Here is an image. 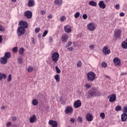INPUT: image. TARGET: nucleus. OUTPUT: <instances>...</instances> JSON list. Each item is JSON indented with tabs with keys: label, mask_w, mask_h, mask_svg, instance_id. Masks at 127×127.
<instances>
[{
	"label": "nucleus",
	"mask_w": 127,
	"mask_h": 127,
	"mask_svg": "<svg viewBox=\"0 0 127 127\" xmlns=\"http://www.w3.org/2000/svg\"><path fill=\"white\" fill-rule=\"evenodd\" d=\"M115 8L116 9H120V4H116V5H115Z\"/></svg>",
	"instance_id": "obj_48"
},
{
	"label": "nucleus",
	"mask_w": 127,
	"mask_h": 127,
	"mask_svg": "<svg viewBox=\"0 0 127 127\" xmlns=\"http://www.w3.org/2000/svg\"><path fill=\"white\" fill-rule=\"evenodd\" d=\"M127 114L126 113H123L121 115V121L127 122Z\"/></svg>",
	"instance_id": "obj_20"
},
{
	"label": "nucleus",
	"mask_w": 127,
	"mask_h": 127,
	"mask_svg": "<svg viewBox=\"0 0 127 127\" xmlns=\"http://www.w3.org/2000/svg\"><path fill=\"white\" fill-rule=\"evenodd\" d=\"M0 31H4V28L1 25H0Z\"/></svg>",
	"instance_id": "obj_45"
},
{
	"label": "nucleus",
	"mask_w": 127,
	"mask_h": 127,
	"mask_svg": "<svg viewBox=\"0 0 127 127\" xmlns=\"http://www.w3.org/2000/svg\"><path fill=\"white\" fill-rule=\"evenodd\" d=\"M115 111L116 112H120L121 111H122V107L121 106H117L116 108H115Z\"/></svg>",
	"instance_id": "obj_28"
},
{
	"label": "nucleus",
	"mask_w": 127,
	"mask_h": 127,
	"mask_svg": "<svg viewBox=\"0 0 127 127\" xmlns=\"http://www.w3.org/2000/svg\"><path fill=\"white\" fill-rule=\"evenodd\" d=\"M17 47H15L12 49L13 52H17Z\"/></svg>",
	"instance_id": "obj_47"
},
{
	"label": "nucleus",
	"mask_w": 127,
	"mask_h": 127,
	"mask_svg": "<svg viewBox=\"0 0 127 127\" xmlns=\"http://www.w3.org/2000/svg\"><path fill=\"white\" fill-rule=\"evenodd\" d=\"M36 115H33L32 116L30 117L29 119V122L30 123H31V124H34V123H35V122H36Z\"/></svg>",
	"instance_id": "obj_16"
},
{
	"label": "nucleus",
	"mask_w": 127,
	"mask_h": 127,
	"mask_svg": "<svg viewBox=\"0 0 127 127\" xmlns=\"http://www.w3.org/2000/svg\"><path fill=\"white\" fill-rule=\"evenodd\" d=\"M2 78L4 79H6V75L4 73L2 74Z\"/></svg>",
	"instance_id": "obj_50"
},
{
	"label": "nucleus",
	"mask_w": 127,
	"mask_h": 127,
	"mask_svg": "<svg viewBox=\"0 0 127 127\" xmlns=\"http://www.w3.org/2000/svg\"><path fill=\"white\" fill-rule=\"evenodd\" d=\"M12 119L13 122H15V121H16V117H13L12 118Z\"/></svg>",
	"instance_id": "obj_57"
},
{
	"label": "nucleus",
	"mask_w": 127,
	"mask_h": 127,
	"mask_svg": "<svg viewBox=\"0 0 127 127\" xmlns=\"http://www.w3.org/2000/svg\"><path fill=\"white\" fill-rule=\"evenodd\" d=\"M89 5H91V6H97V2H96L95 1H90L89 2Z\"/></svg>",
	"instance_id": "obj_26"
},
{
	"label": "nucleus",
	"mask_w": 127,
	"mask_h": 127,
	"mask_svg": "<svg viewBox=\"0 0 127 127\" xmlns=\"http://www.w3.org/2000/svg\"><path fill=\"white\" fill-rule=\"evenodd\" d=\"M82 18H83V19H87V18H88V15H87V14H84L82 15Z\"/></svg>",
	"instance_id": "obj_43"
},
{
	"label": "nucleus",
	"mask_w": 127,
	"mask_h": 127,
	"mask_svg": "<svg viewBox=\"0 0 127 127\" xmlns=\"http://www.w3.org/2000/svg\"><path fill=\"white\" fill-rule=\"evenodd\" d=\"M55 68H56V72L57 73V74H60V73H61V70H60V68L58 67V66H56Z\"/></svg>",
	"instance_id": "obj_31"
},
{
	"label": "nucleus",
	"mask_w": 127,
	"mask_h": 127,
	"mask_svg": "<svg viewBox=\"0 0 127 127\" xmlns=\"http://www.w3.org/2000/svg\"><path fill=\"white\" fill-rule=\"evenodd\" d=\"M64 30L66 33H71L72 32V27L69 25H67L64 27Z\"/></svg>",
	"instance_id": "obj_14"
},
{
	"label": "nucleus",
	"mask_w": 127,
	"mask_h": 127,
	"mask_svg": "<svg viewBox=\"0 0 127 127\" xmlns=\"http://www.w3.org/2000/svg\"><path fill=\"white\" fill-rule=\"evenodd\" d=\"M65 114H71L73 113V108L71 107L67 106L65 110Z\"/></svg>",
	"instance_id": "obj_18"
},
{
	"label": "nucleus",
	"mask_w": 127,
	"mask_h": 127,
	"mask_svg": "<svg viewBox=\"0 0 127 127\" xmlns=\"http://www.w3.org/2000/svg\"><path fill=\"white\" fill-rule=\"evenodd\" d=\"M24 15L26 16L28 19H30L31 18H32V12L29 10H27L25 12Z\"/></svg>",
	"instance_id": "obj_10"
},
{
	"label": "nucleus",
	"mask_w": 127,
	"mask_h": 127,
	"mask_svg": "<svg viewBox=\"0 0 127 127\" xmlns=\"http://www.w3.org/2000/svg\"><path fill=\"white\" fill-rule=\"evenodd\" d=\"M50 41H52V37H50L49 38Z\"/></svg>",
	"instance_id": "obj_64"
},
{
	"label": "nucleus",
	"mask_w": 127,
	"mask_h": 127,
	"mask_svg": "<svg viewBox=\"0 0 127 127\" xmlns=\"http://www.w3.org/2000/svg\"><path fill=\"white\" fill-rule=\"evenodd\" d=\"M60 20L62 22H63V21H64V20H66V17L65 16H62L60 18Z\"/></svg>",
	"instance_id": "obj_36"
},
{
	"label": "nucleus",
	"mask_w": 127,
	"mask_h": 127,
	"mask_svg": "<svg viewBox=\"0 0 127 127\" xmlns=\"http://www.w3.org/2000/svg\"><path fill=\"white\" fill-rule=\"evenodd\" d=\"M87 27L90 31H94L96 29V25L95 23L91 22L87 25Z\"/></svg>",
	"instance_id": "obj_5"
},
{
	"label": "nucleus",
	"mask_w": 127,
	"mask_h": 127,
	"mask_svg": "<svg viewBox=\"0 0 127 127\" xmlns=\"http://www.w3.org/2000/svg\"><path fill=\"white\" fill-rule=\"evenodd\" d=\"M55 3H56V4H61V3H62V0H55Z\"/></svg>",
	"instance_id": "obj_34"
},
{
	"label": "nucleus",
	"mask_w": 127,
	"mask_h": 127,
	"mask_svg": "<svg viewBox=\"0 0 127 127\" xmlns=\"http://www.w3.org/2000/svg\"><path fill=\"white\" fill-rule=\"evenodd\" d=\"M7 82H10L11 81V74H9L7 78Z\"/></svg>",
	"instance_id": "obj_42"
},
{
	"label": "nucleus",
	"mask_w": 127,
	"mask_h": 127,
	"mask_svg": "<svg viewBox=\"0 0 127 127\" xmlns=\"http://www.w3.org/2000/svg\"><path fill=\"white\" fill-rule=\"evenodd\" d=\"M121 36H122V30L116 29L114 32V37L120 38Z\"/></svg>",
	"instance_id": "obj_7"
},
{
	"label": "nucleus",
	"mask_w": 127,
	"mask_h": 127,
	"mask_svg": "<svg viewBox=\"0 0 127 127\" xmlns=\"http://www.w3.org/2000/svg\"><path fill=\"white\" fill-rule=\"evenodd\" d=\"M125 15V13H124V12H121L120 13V16H124Z\"/></svg>",
	"instance_id": "obj_58"
},
{
	"label": "nucleus",
	"mask_w": 127,
	"mask_h": 127,
	"mask_svg": "<svg viewBox=\"0 0 127 127\" xmlns=\"http://www.w3.org/2000/svg\"><path fill=\"white\" fill-rule=\"evenodd\" d=\"M36 33H38L40 31V28H36L35 30Z\"/></svg>",
	"instance_id": "obj_44"
},
{
	"label": "nucleus",
	"mask_w": 127,
	"mask_h": 127,
	"mask_svg": "<svg viewBox=\"0 0 127 127\" xmlns=\"http://www.w3.org/2000/svg\"><path fill=\"white\" fill-rule=\"evenodd\" d=\"M41 13L42 15L45 14V13H46V11H45V10H41Z\"/></svg>",
	"instance_id": "obj_51"
},
{
	"label": "nucleus",
	"mask_w": 127,
	"mask_h": 127,
	"mask_svg": "<svg viewBox=\"0 0 127 127\" xmlns=\"http://www.w3.org/2000/svg\"><path fill=\"white\" fill-rule=\"evenodd\" d=\"M113 62L115 65V66H121V60L119 59V58L116 57L113 60Z\"/></svg>",
	"instance_id": "obj_12"
},
{
	"label": "nucleus",
	"mask_w": 127,
	"mask_h": 127,
	"mask_svg": "<svg viewBox=\"0 0 127 127\" xmlns=\"http://www.w3.org/2000/svg\"><path fill=\"white\" fill-rule=\"evenodd\" d=\"M85 87L86 89H90V88H91V87H92V85H91L89 83H86L85 84Z\"/></svg>",
	"instance_id": "obj_35"
},
{
	"label": "nucleus",
	"mask_w": 127,
	"mask_h": 127,
	"mask_svg": "<svg viewBox=\"0 0 127 127\" xmlns=\"http://www.w3.org/2000/svg\"><path fill=\"white\" fill-rule=\"evenodd\" d=\"M32 43H33L34 44H35V40L34 38H32Z\"/></svg>",
	"instance_id": "obj_60"
},
{
	"label": "nucleus",
	"mask_w": 127,
	"mask_h": 127,
	"mask_svg": "<svg viewBox=\"0 0 127 127\" xmlns=\"http://www.w3.org/2000/svg\"><path fill=\"white\" fill-rule=\"evenodd\" d=\"M52 60L55 63H57L58 60H59V57H60V55L59 53L58 52H54L52 54L51 56Z\"/></svg>",
	"instance_id": "obj_2"
},
{
	"label": "nucleus",
	"mask_w": 127,
	"mask_h": 127,
	"mask_svg": "<svg viewBox=\"0 0 127 127\" xmlns=\"http://www.w3.org/2000/svg\"><path fill=\"white\" fill-rule=\"evenodd\" d=\"M33 106H37L38 105V100L37 99H34L32 101Z\"/></svg>",
	"instance_id": "obj_27"
},
{
	"label": "nucleus",
	"mask_w": 127,
	"mask_h": 127,
	"mask_svg": "<svg viewBox=\"0 0 127 127\" xmlns=\"http://www.w3.org/2000/svg\"><path fill=\"white\" fill-rule=\"evenodd\" d=\"M102 52L104 55H108V54H110L111 50L108 48V47L105 46L102 49Z\"/></svg>",
	"instance_id": "obj_8"
},
{
	"label": "nucleus",
	"mask_w": 127,
	"mask_h": 127,
	"mask_svg": "<svg viewBox=\"0 0 127 127\" xmlns=\"http://www.w3.org/2000/svg\"><path fill=\"white\" fill-rule=\"evenodd\" d=\"M49 125L51 126L52 127H58V123L57 121H54V120H50L49 121Z\"/></svg>",
	"instance_id": "obj_13"
},
{
	"label": "nucleus",
	"mask_w": 127,
	"mask_h": 127,
	"mask_svg": "<svg viewBox=\"0 0 127 127\" xmlns=\"http://www.w3.org/2000/svg\"><path fill=\"white\" fill-rule=\"evenodd\" d=\"M27 5L29 7L34 6L35 5V1L34 0H29Z\"/></svg>",
	"instance_id": "obj_19"
},
{
	"label": "nucleus",
	"mask_w": 127,
	"mask_h": 127,
	"mask_svg": "<svg viewBox=\"0 0 127 127\" xmlns=\"http://www.w3.org/2000/svg\"><path fill=\"white\" fill-rule=\"evenodd\" d=\"M106 78L107 79H109V80H111V77L108 76V75H105Z\"/></svg>",
	"instance_id": "obj_63"
},
{
	"label": "nucleus",
	"mask_w": 127,
	"mask_h": 127,
	"mask_svg": "<svg viewBox=\"0 0 127 127\" xmlns=\"http://www.w3.org/2000/svg\"><path fill=\"white\" fill-rule=\"evenodd\" d=\"M11 125V122H8L6 124V126L7 127H10Z\"/></svg>",
	"instance_id": "obj_55"
},
{
	"label": "nucleus",
	"mask_w": 127,
	"mask_h": 127,
	"mask_svg": "<svg viewBox=\"0 0 127 127\" xmlns=\"http://www.w3.org/2000/svg\"><path fill=\"white\" fill-rule=\"evenodd\" d=\"M2 80V74L0 72V81H1Z\"/></svg>",
	"instance_id": "obj_56"
},
{
	"label": "nucleus",
	"mask_w": 127,
	"mask_h": 127,
	"mask_svg": "<svg viewBox=\"0 0 127 127\" xmlns=\"http://www.w3.org/2000/svg\"><path fill=\"white\" fill-rule=\"evenodd\" d=\"M19 25H20V27H23L24 29L28 27V24L27 22L24 21H20L19 22Z\"/></svg>",
	"instance_id": "obj_9"
},
{
	"label": "nucleus",
	"mask_w": 127,
	"mask_h": 127,
	"mask_svg": "<svg viewBox=\"0 0 127 127\" xmlns=\"http://www.w3.org/2000/svg\"><path fill=\"white\" fill-rule=\"evenodd\" d=\"M73 47H69L67 48V50H68L69 51H73Z\"/></svg>",
	"instance_id": "obj_53"
},
{
	"label": "nucleus",
	"mask_w": 127,
	"mask_h": 127,
	"mask_svg": "<svg viewBox=\"0 0 127 127\" xmlns=\"http://www.w3.org/2000/svg\"><path fill=\"white\" fill-rule=\"evenodd\" d=\"M18 63H20V64H21V63H22V59H21V58H19L18 59Z\"/></svg>",
	"instance_id": "obj_49"
},
{
	"label": "nucleus",
	"mask_w": 127,
	"mask_h": 127,
	"mask_svg": "<svg viewBox=\"0 0 127 127\" xmlns=\"http://www.w3.org/2000/svg\"><path fill=\"white\" fill-rule=\"evenodd\" d=\"M0 62L1 64H5L7 63V59H6L5 57H3L0 59Z\"/></svg>",
	"instance_id": "obj_21"
},
{
	"label": "nucleus",
	"mask_w": 127,
	"mask_h": 127,
	"mask_svg": "<svg viewBox=\"0 0 127 127\" xmlns=\"http://www.w3.org/2000/svg\"><path fill=\"white\" fill-rule=\"evenodd\" d=\"M86 76L88 81H90L91 82H93V81H95L96 79V73L93 71H89L86 74Z\"/></svg>",
	"instance_id": "obj_1"
},
{
	"label": "nucleus",
	"mask_w": 127,
	"mask_h": 127,
	"mask_svg": "<svg viewBox=\"0 0 127 127\" xmlns=\"http://www.w3.org/2000/svg\"><path fill=\"white\" fill-rule=\"evenodd\" d=\"M94 47H94V45H90L89 46V48H90V49H94Z\"/></svg>",
	"instance_id": "obj_54"
},
{
	"label": "nucleus",
	"mask_w": 127,
	"mask_h": 127,
	"mask_svg": "<svg viewBox=\"0 0 127 127\" xmlns=\"http://www.w3.org/2000/svg\"><path fill=\"white\" fill-rule=\"evenodd\" d=\"M54 78L57 83H59V82H60V75H59V74H56L55 75Z\"/></svg>",
	"instance_id": "obj_24"
},
{
	"label": "nucleus",
	"mask_w": 127,
	"mask_h": 127,
	"mask_svg": "<svg viewBox=\"0 0 127 127\" xmlns=\"http://www.w3.org/2000/svg\"><path fill=\"white\" fill-rule=\"evenodd\" d=\"M86 119L87 122H92L93 120V115L91 113H87L86 115Z\"/></svg>",
	"instance_id": "obj_15"
},
{
	"label": "nucleus",
	"mask_w": 127,
	"mask_h": 127,
	"mask_svg": "<svg viewBox=\"0 0 127 127\" xmlns=\"http://www.w3.org/2000/svg\"><path fill=\"white\" fill-rule=\"evenodd\" d=\"M100 117L102 119V120H104L105 118H106V115H105V113H102L100 114Z\"/></svg>",
	"instance_id": "obj_33"
},
{
	"label": "nucleus",
	"mask_w": 127,
	"mask_h": 127,
	"mask_svg": "<svg viewBox=\"0 0 127 127\" xmlns=\"http://www.w3.org/2000/svg\"><path fill=\"white\" fill-rule=\"evenodd\" d=\"M48 34V30L45 31L43 34V37H45Z\"/></svg>",
	"instance_id": "obj_40"
},
{
	"label": "nucleus",
	"mask_w": 127,
	"mask_h": 127,
	"mask_svg": "<svg viewBox=\"0 0 127 127\" xmlns=\"http://www.w3.org/2000/svg\"><path fill=\"white\" fill-rule=\"evenodd\" d=\"M68 35L65 34L62 37V42H67V39H68Z\"/></svg>",
	"instance_id": "obj_22"
},
{
	"label": "nucleus",
	"mask_w": 127,
	"mask_h": 127,
	"mask_svg": "<svg viewBox=\"0 0 127 127\" xmlns=\"http://www.w3.org/2000/svg\"><path fill=\"white\" fill-rule=\"evenodd\" d=\"M108 98H109V102L110 103H113V102H115L117 100V96L115 94H112L111 95L108 96Z\"/></svg>",
	"instance_id": "obj_11"
},
{
	"label": "nucleus",
	"mask_w": 127,
	"mask_h": 127,
	"mask_svg": "<svg viewBox=\"0 0 127 127\" xmlns=\"http://www.w3.org/2000/svg\"><path fill=\"white\" fill-rule=\"evenodd\" d=\"M70 122L72 123V124H74L75 123V119L74 118H71L70 119Z\"/></svg>",
	"instance_id": "obj_52"
},
{
	"label": "nucleus",
	"mask_w": 127,
	"mask_h": 127,
	"mask_svg": "<svg viewBox=\"0 0 127 127\" xmlns=\"http://www.w3.org/2000/svg\"><path fill=\"white\" fill-rule=\"evenodd\" d=\"M4 57L8 60V59H9V58H11V54L9 52H6L4 54Z\"/></svg>",
	"instance_id": "obj_23"
},
{
	"label": "nucleus",
	"mask_w": 127,
	"mask_h": 127,
	"mask_svg": "<svg viewBox=\"0 0 127 127\" xmlns=\"http://www.w3.org/2000/svg\"><path fill=\"white\" fill-rule=\"evenodd\" d=\"M107 66V63L106 62H102V67L103 68H106Z\"/></svg>",
	"instance_id": "obj_38"
},
{
	"label": "nucleus",
	"mask_w": 127,
	"mask_h": 127,
	"mask_svg": "<svg viewBox=\"0 0 127 127\" xmlns=\"http://www.w3.org/2000/svg\"><path fill=\"white\" fill-rule=\"evenodd\" d=\"M123 114H127V106L125 105L123 107Z\"/></svg>",
	"instance_id": "obj_29"
},
{
	"label": "nucleus",
	"mask_w": 127,
	"mask_h": 127,
	"mask_svg": "<svg viewBox=\"0 0 127 127\" xmlns=\"http://www.w3.org/2000/svg\"><path fill=\"white\" fill-rule=\"evenodd\" d=\"M19 54H21V55H23V53H24V48H21L19 49Z\"/></svg>",
	"instance_id": "obj_30"
},
{
	"label": "nucleus",
	"mask_w": 127,
	"mask_h": 127,
	"mask_svg": "<svg viewBox=\"0 0 127 127\" xmlns=\"http://www.w3.org/2000/svg\"><path fill=\"white\" fill-rule=\"evenodd\" d=\"M25 33V29L22 27H19L17 30V34L18 36L23 35Z\"/></svg>",
	"instance_id": "obj_3"
},
{
	"label": "nucleus",
	"mask_w": 127,
	"mask_h": 127,
	"mask_svg": "<svg viewBox=\"0 0 127 127\" xmlns=\"http://www.w3.org/2000/svg\"><path fill=\"white\" fill-rule=\"evenodd\" d=\"M77 122H78V123H82V122H83V118L81 116H79L77 118Z\"/></svg>",
	"instance_id": "obj_32"
},
{
	"label": "nucleus",
	"mask_w": 127,
	"mask_h": 127,
	"mask_svg": "<svg viewBox=\"0 0 127 127\" xmlns=\"http://www.w3.org/2000/svg\"><path fill=\"white\" fill-rule=\"evenodd\" d=\"M82 62H81V61H79L78 62H77V67H81V66H82Z\"/></svg>",
	"instance_id": "obj_39"
},
{
	"label": "nucleus",
	"mask_w": 127,
	"mask_h": 127,
	"mask_svg": "<svg viewBox=\"0 0 127 127\" xmlns=\"http://www.w3.org/2000/svg\"><path fill=\"white\" fill-rule=\"evenodd\" d=\"M48 18H49V19H51L53 17L52 16V15H49V16H48Z\"/></svg>",
	"instance_id": "obj_62"
},
{
	"label": "nucleus",
	"mask_w": 127,
	"mask_h": 127,
	"mask_svg": "<svg viewBox=\"0 0 127 127\" xmlns=\"http://www.w3.org/2000/svg\"><path fill=\"white\" fill-rule=\"evenodd\" d=\"M81 106H82V102H81V100H77L74 101L73 103V107L75 109H78V108H80Z\"/></svg>",
	"instance_id": "obj_6"
},
{
	"label": "nucleus",
	"mask_w": 127,
	"mask_h": 127,
	"mask_svg": "<svg viewBox=\"0 0 127 127\" xmlns=\"http://www.w3.org/2000/svg\"><path fill=\"white\" fill-rule=\"evenodd\" d=\"M122 47L124 49H127V43L126 41L123 42L122 44Z\"/></svg>",
	"instance_id": "obj_25"
},
{
	"label": "nucleus",
	"mask_w": 127,
	"mask_h": 127,
	"mask_svg": "<svg viewBox=\"0 0 127 127\" xmlns=\"http://www.w3.org/2000/svg\"><path fill=\"white\" fill-rule=\"evenodd\" d=\"M98 5L100 8H102V9H105V8H106V4H105V2H104V1L103 0L99 1Z\"/></svg>",
	"instance_id": "obj_17"
},
{
	"label": "nucleus",
	"mask_w": 127,
	"mask_h": 127,
	"mask_svg": "<svg viewBox=\"0 0 127 127\" xmlns=\"http://www.w3.org/2000/svg\"><path fill=\"white\" fill-rule=\"evenodd\" d=\"M2 42V37L1 35H0V43H1Z\"/></svg>",
	"instance_id": "obj_61"
},
{
	"label": "nucleus",
	"mask_w": 127,
	"mask_h": 127,
	"mask_svg": "<svg viewBox=\"0 0 127 127\" xmlns=\"http://www.w3.org/2000/svg\"><path fill=\"white\" fill-rule=\"evenodd\" d=\"M75 18H78L79 16H80V12H77L74 15Z\"/></svg>",
	"instance_id": "obj_41"
},
{
	"label": "nucleus",
	"mask_w": 127,
	"mask_h": 127,
	"mask_svg": "<svg viewBox=\"0 0 127 127\" xmlns=\"http://www.w3.org/2000/svg\"><path fill=\"white\" fill-rule=\"evenodd\" d=\"M97 96V93L96 91L94 90H91L88 92V94H86V96L87 99H91L93 98V97H96Z\"/></svg>",
	"instance_id": "obj_4"
},
{
	"label": "nucleus",
	"mask_w": 127,
	"mask_h": 127,
	"mask_svg": "<svg viewBox=\"0 0 127 127\" xmlns=\"http://www.w3.org/2000/svg\"><path fill=\"white\" fill-rule=\"evenodd\" d=\"M124 75H127V72H122L121 74V76H124Z\"/></svg>",
	"instance_id": "obj_59"
},
{
	"label": "nucleus",
	"mask_w": 127,
	"mask_h": 127,
	"mask_svg": "<svg viewBox=\"0 0 127 127\" xmlns=\"http://www.w3.org/2000/svg\"><path fill=\"white\" fill-rule=\"evenodd\" d=\"M27 71L29 73L30 72H32V71H33V67L31 66H29L28 68Z\"/></svg>",
	"instance_id": "obj_37"
},
{
	"label": "nucleus",
	"mask_w": 127,
	"mask_h": 127,
	"mask_svg": "<svg viewBox=\"0 0 127 127\" xmlns=\"http://www.w3.org/2000/svg\"><path fill=\"white\" fill-rule=\"evenodd\" d=\"M72 45V42L69 41L68 43L66 45V47H69V46H71Z\"/></svg>",
	"instance_id": "obj_46"
}]
</instances>
